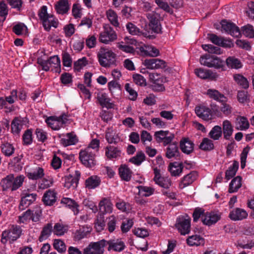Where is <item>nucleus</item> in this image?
<instances>
[{"label":"nucleus","instance_id":"nucleus-1","mask_svg":"<svg viewBox=\"0 0 254 254\" xmlns=\"http://www.w3.org/2000/svg\"><path fill=\"white\" fill-rule=\"evenodd\" d=\"M22 232V229L20 226L11 225L2 232L0 241L3 244H6L8 241L12 244L20 238Z\"/></svg>","mask_w":254,"mask_h":254},{"label":"nucleus","instance_id":"nucleus-2","mask_svg":"<svg viewBox=\"0 0 254 254\" xmlns=\"http://www.w3.org/2000/svg\"><path fill=\"white\" fill-rule=\"evenodd\" d=\"M97 57L100 64L103 67H107L115 63L116 55L109 49L101 48Z\"/></svg>","mask_w":254,"mask_h":254},{"label":"nucleus","instance_id":"nucleus-3","mask_svg":"<svg viewBox=\"0 0 254 254\" xmlns=\"http://www.w3.org/2000/svg\"><path fill=\"white\" fill-rule=\"evenodd\" d=\"M106 240L102 239L96 242H91L83 250V254H104Z\"/></svg>","mask_w":254,"mask_h":254},{"label":"nucleus","instance_id":"nucleus-4","mask_svg":"<svg viewBox=\"0 0 254 254\" xmlns=\"http://www.w3.org/2000/svg\"><path fill=\"white\" fill-rule=\"evenodd\" d=\"M200 63L203 65L217 69L222 68L224 65V63L221 60L209 54L202 56L200 58Z\"/></svg>","mask_w":254,"mask_h":254},{"label":"nucleus","instance_id":"nucleus-5","mask_svg":"<svg viewBox=\"0 0 254 254\" xmlns=\"http://www.w3.org/2000/svg\"><path fill=\"white\" fill-rule=\"evenodd\" d=\"M190 218L187 214L177 218L175 227L182 235L188 234L190 231Z\"/></svg>","mask_w":254,"mask_h":254},{"label":"nucleus","instance_id":"nucleus-6","mask_svg":"<svg viewBox=\"0 0 254 254\" xmlns=\"http://www.w3.org/2000/svg\"><path fill=\"white\" fill-rule=\"evenodd\" d=\"M96 154L91 151L90 148H86L79 152V158L82 163L86 167L91 168L96 164Z\"/></svg>","mask_w":254,"mask_h":254},{"label":"nucleus","instance_id":"nucleus-7","mask_svg":"<svg viewBox=\"0 0 254 254\" xmlns=\"http://www.w3.org/2000/svg\"><path fill=\"white\" fill-rule=\"evenodd\" d=\"M149 78L154 91H163L165 90L163 83L166 81V78L163 75L157 72L150 73Z\"/></svg>","mask_w":254,"mask_h":254},{"label":"nucleus","instance_id":"nucleus-8","mask_svg":"<svg viewBox=\"0 0 254 254\" xmlns=\"http://www.w3.org/2000/svg\"><path fill=\"white\" fill-rule=\"evenodd\" d=\"M146 17L149 21V25L151 30L155 33H160L161 30L160 14L153 11L146 13Z\"/></svg>","mask_w":254,"mask_h":254},{"label":"nucleus","instance_id":"nucleus-9","mask_svg":"<svg viewBox=\"0 0 254 254\" xmlns=\"http://www.w3.org/2000/svg\"><path fill=\"white\" fill-rule=\"evenodd\" d=\"M221 216L222 213L219 211L206 212L202 217V222L205 225L211 226L219 221Z\"/></svg>","mask_w":254,"mask_h":254},{"label":"nucleus","instance_id":"nucleus-10","mask_svg":"<svg viewBox=\"0 0 254 254\" xmlns=\"http://www.w3.org/2000/svg\"><path fill=\"white\" fill-rule=\"evenodd\" d=\"M104 31L100 34V42L107 44L117 39V34L111 27L106 25L104 27Z\"/></svg>","mask_w":254,"mask_h":254},{"label":"nucleus","instance_id":"nucleus-11","mask_svg":"<svg viewBox=\"0 0 254 254\" xmlns=\"http://www.w3.org/2000/svg\"><path fill=\"white\" fill-rule=\"evenodd\" d=\"M154 177L153 180L155 184L165 189H168L171 186V181L168 177H161L160 170L157 167L153 169Z\"/></svg>","mask_w":254,"mask_h":254},{"label":"nucleus","instance_id":"nucleus-12","mask_svg":"<svg viewBox=\"0 0 254 254\" xmlns=\"http://www.w3.org/2000/svg\"><path fill=\"white\" fill-rule=\"evenodd\" d=\"M221 24L222 28L227 33L235 37H239L240 36L241 32L235 24L226 20H223Z\"/></svg>","mask_w":254,"mask_h":254},{"label":"nucleus","instance_id":"nucleus-13","mask_svg":"<svg viewBox=\"0 0 254 254\" xmlns=\"http://www.w3.org/2000/svg\"><path fill=\"white\" fill-rule=\"evenodd\" d=\"M107 245H108V250L120 252L126 248L125 242L121 239H113L106 241Z\"/></svg>","mask_w":254,"mask_h":254},{"label":"nucleus","instance_id":"nucleus-14","mask_svg":"<svg viewBox=\"0 0 254 254\" xmlns=\"http://www.w3.org/2000/svg\"><path fill=\"white\" fill-rule=\"evenodd\" d=\"M80 175V172L78 170H76L74 176L70 175L66 176L64 178V187L67 189H75L78 184Z\"/></svg>","mask_w":254,"mask_h":254},{"label":"nucleus","instance_id":"nucleus-15","mask_svg":"<svg viewBox=\"0 0 254 254\" xmlns=\"http://www.w3.org/2000/svg\"><path fill=\"white\" fill-rule=\"evenodd\" d=\"M143 64L147 68L150 69L163 68L166 66L165 61L158 59H146Z\"/></svg>","mask_w":254,"mask_h":254},{"label":"nucleus","instance_id":"nucleus-16","mask_svg":"<svg viewBox=\"0 0 254 254\" xmlns=\"http://www.w3.org/2000/svg\"><path fill=\"white\" fill-rule=\"evenodd\" d=\"M21 198L19 209L23 210L27 208L31 204L35 201L37 197L36 193H25Z\"/></svg>","mask_w":254,"mask_h":254},{"label":"nucleus","instance_id":"nucleus-17","mask_svg":"<svg viewBox=\"0 0 254 254\" xmlns=\"http://www.w3.org/2000/svg\"><path fill=\"white\" fill-rule=\"evenodd\" d=\"M105 153L109 159H117L121 156L122 150L119 147L108 145L105 148Z\"/></svg>","mask_w":254,"mask_h":254},{"label":"nucleus","instance_id":"nucleus-18","mask_svg":"<svg viewBox=\"0 0 254 254\" xmlns=\"http://www.w3.org/2000/svg\"><path fill=\"white\" fill-rule=\"evenodd\" d=\"M139 51L142 55L151 57H157L160 54L159 50L151 45H144L139 48Z\"/></svg>","mask_w":254,"mask_h":254},{"label":"nucleus","instance_id":"nucleus-19","mask_svg":"<svg viewBox=\"0 0 254 254\" xmlns=\"http://www.w3.org/2000/svg\"><path fill=\"white\" fill-rule=\"evenodd\" d=\"M59 74L61 71V62L58 56H53L49 59V70Z\"/></svg>","mask_w":254,"mask_h":254},{"label":"nucleus","instance_id":"nucleus-20","mask_svg":"<svg viewBox=\"0 0 254 254\" xmlns=\"http://www.w3.org/2000/svg\"><path fill=\"white\" fill-rule=\"evenodd\" d=\"M76 135L73 132L63 135L60 140L61 143L64 147L75 145L78 142Z\"/></svg>","mask_w":254,"mask_h":254},{"label":"nucleus","instance_id":"nucleus-21","mask_svg":"<svg viewBox=\"0 0 254 254\" xmlns=\"http://www.w3.org/2000/svg\"><path fill=\"white\" fill-rule=\"evenodd\" d=\"M248 215V213L245 210L236 208L230 212L229 217L232 220L238 221L246 219Z\"/></svg>","mask_w":254,"mask_h":254},{"label":"nucleus","instance_id":"nucleus-22","mask_svg":"<svg viewBox=\"0 0 254 254\" xmlns=\"http://www.w3.org/2000/svg\"><path fill=\"white\" fill-rule=\"evenodd\" d=\"M206 94L211 99L219 102H227L228 98L223 94L214 89H208Z\"/></svg>","mask_w":254,"mask_h":254},{"label":"nucleus","instance_id":"nucleus-23","mask_svg":"<svg viewBox=\"0 0 254 254\" xmlns=\"http://www.w3.org/2000/svg\"><path fill=\"white\" fill-rule=\"evenodd\" d=\"M70 5L68 0H59L55 3V7L58 13L64 14L69 11Z\"/></svg>","mask_w":254,"mask_h":254},{"label":"nucleus","instance_id":"nucleus-24","mask_svg":"<svg viewBox=\"0 0 254 254\" xmlns=\"http://www.w3.org/2000/svg\"><path fill=\"white\" fill-rule=\"evenodd\" d=\"M194 72L198 77L202 79H215L218 77L216 73L213 72L210 70L200 68L195 69Z\"/></svg>","mask_w":254,"mask_h":254},{"label":"nucleus","instance_id":"nucleus-25","mask_svg":"<svg viewBox=\"0 0 254 254\" xmlns=\"http://www.w3.org/2000/svg\"><path fill=\"white\" fill-rule=\"evenodd\" d=\"M195 112L197 116L204 120H209L211 119V110L205 106H197Z\"/></svg>","mask_w":254,"mask_h":254},{"label":"nucleus","instance_id":"nucleus-26","mask_svg":"<svg viewBox=\"0 0 254 254\" xmlns=\"http://www.w3.org/2000/svg\"><path fill=\"white\" fill-rule=\"evenodd\" d=\"M100 211L103 213H111L113 210V205L108 198H103L99 203Z\"/></svg>","mask_w":254,"mask_h":254},{"label":"nucleus","instance_id":"nucleus-27","mask_svg":"<svg viewBox=\"0 0 254 254\" xmlns=\"http://www.w3.org/2000/svg\"><path fill=\"white\" fill-rule=\"evenodd\" d=\"M197 177V174L195 171L191 172L190 173L185 176L179 184L180 188L184 189L190 185L196 179Z\"/></svg>","mask_w":254,"mask_h":254},{"label":"nucleus","instance_id":"nucleus-28","mask_svg":"<svg viewBox=\"0 0 254 254\" xmlns=\"http://www.w3.org/2000/svg\"><path fill=\"white\" fill-rule=\"evenodd\" d=\"M61 203L65 205L66 207L71 209L74 215L78 214L79 206L74 200L68 197H64L62 199Z\"/></svg>","mask_w":254,"mask_h":254},{"label":"nucleus","instance_id":"nucleus-29","mask_svg":"<svg viewBox=\"0 0 254 254\" xmlns=\"http://www.w3.org/2000/svg\"><path fill=\"white\" fill-rule=\"evenodd\" d=\"M38 15L40 22L42 24L44 29L48 30V11L47 7L46 5L41 7L38 11Z\"/></svg>","mask_w":254,"mask_h":254},{"label":"nucleus","instance_id":"nucleus-30","mask_svg":"<svg viewBox=\"0 0 254 254\" xmlns=\"http://www.w3.org/2000/svg\"><path fill=\"white\" fill-rule=\"evenodd\" d=\"M24 124L23 119L20 117H15L11 124V131L14 134H18L20 133Z\"/></svg>","mask_w":254,"mask_h":254},{"label":"nucleus","instance_id":"nucleus-31","mask_svg":"<svg viewBox=\"0 0 254 254\" xmlns=\"http://www.w3.org/2000/svg\"><path fill=\"white\" fill-rule=\"evenodd\" d=\"M179 155V151L177 143L176 142L170 144L166 149V157L169 159L176 158Z\"/></svg>","mask_w":254,"mask_h":254},{"label":"nucleus","instance_id":"nucleus-32","mask_svg":"<svg viewBox=\"0 0 254 254\" xmlns=\"http://www.w3.org/2000/svg\"><path fill=\"white\" fill-rule=\"evenodd\" d=\"M39 57L37 59L38 64L42 67L43 70L48 71V55L45 51L40 50L38 51Z\"/></svg>","mask_w":254,"mask_h":254},{"label":"nucleus","instance_id":"nucleus-33","mask_svg":"<svg viewBox=\"0 0 254 254\" xmlns=\"http://www.w3.org/2000/svg\"><path fill=\"white\" fill-rule=\"evenodd\" d=\"M193 142L188 138H183L180 141V148L184 153H190L193 150Z\"/></svg>","mask_w":254,"mask_h":254},{"label":"nucleus","instance_id":"nucleus-34","mask_svg":"<svg viewBox=\"0 0 254 254\" xmlns=\"http://www.w3.org/2000/svg\"><path fill=\"white\" fill-rule=\"evenodd\" d=\"M97 100L102 107H106L107 109L113 108V104L110 102V99L107 94L104 92H99L97 95Z\"/></svg>","mask_w":254,"mask_h":254},{"label":"nucleus","instance_id":"nucleus-35","mask_svg":"<svg viewBox=\"0 0 254 254\" xmlns=\"http://www.w3.org/2000/svg\"><path fill=\"white\" fill-rule=\"evenodd\" d=\"M91 228L87 226H82L77 230L74 235V239L76 241L80 240L86 237L90 233Z\"/></svg>","mask_w":254,"mask_h":254},{"label":"nucleus","instance_id":"nucleus-36","mask_svg":"<svg viewBox=\"0 0 254 254\" xmlns=\"http://www.w3.org/2000/svg\"><path fill=\"white\" fill-rule=\"evenodd\" d=\"M183 169V164L175 162L170 164L169 171L173 176H179L182 173Z\"/></svg>","mask_w":254,"mask_h":254},{"label":"nucleus","instance_id":"nucleus-37","mask_svg":"<svg viewBox=\"0 0 254 254\" xmlns=\"http://www.w3.org/2000/svg\"><path fill=\"white\" fill-rule=\"evenodd\" d=\"M222 130L224 138L227 140L230 139L233 132V128L230 121L228 120L223 121Z\"/></svg>","mask_w":254,"mask_h":254},{"label":"nucleus","instance_id":"nucleus-38","mask_svg":"<svg viewBox=\"0 0 254 254\" xmlns=\"http://www.w3.org/2000/svg\"><path fill=\"white\" fill-rule=\"evenodd\" d=\"M100 182L99 177L97 176H92L86 180L85 185L88 189H94L99 186Z\"/></svg>","mask_w":254,"mask_h":254},{"label":"nucleus","instance_id":"nucleus-39","mask_svg":"<svg viewBox=\"0 0 254 254\" xmlns=\"http://www.w3.org/2000/svg\"><path fill=\"white\" fill-rule=\"evenodd\" d=\"M187 243L190 246H198L204 244V240L199 235H195L189 237Z\"/></svg>","mask_w":254,"mask_h":254},{"label":"nucleus","instance_id":"nucleus-40","mask_svg":"<svg viewBox=\"0 0 254 254\" xmlns=\"http://www.w3.org/2000/svg\"><path fill=\"white\" fill-rule=\"evenodd\" d=\"M44 175L43 169L41 167H37L32 171L28 172L27 176L29 179L36 180L42 178Z\"/></svg>","mask_w":254,"mask_h":254},{"label":"nucleus","instance_id":"nucleus-41","mask_svg":"<svg viewBox=\"0 0 254 254\" xmlns=\"http://www.w3.org/2000/svg\"><path fill=\"white\" fill-rule=\"evenodd\" d=\"M119 174L122 180L129 181L131 177L132 172L126 165H122L119 168Z\"/></svg>","mask_w":254,"mask_h":254},{"label":"nucleus","instance_id":"nucleus-42","mask_svg":"<svg viewBox=\"0 0 254 254\" xmlns=\"http://www.w3.org/2000/svg\"><path fill=\"white\" fill-rule=\"evenodd\" d=\"M106 15L111 24L115 27L119 26V17L114 10L111 9H108L106 11Z\"/></svg>","mask_w":254,"mask_h":254},{"label":"nucleus","instance_id":"nucleus-43","mask_svg":"<svg viewBox=\"0 0 254 254\" xmlns=\"http://www.w3.org/2000/svg\"><path fill=\"white\" fill-rule=\"evenodd\" d=\"M12 181H13V175L10 174L5 178L2 179L0 182V186L3 190L10 189L12 190Z\"/></svg>","mask_w":254,"mask_h":254},{"label":"nucleus","instance_id":"nucleus-44","mask_svg":"<svg viewBox=\"0 0 254 254\" xmlns=\"http://www.w3.org/2000/svg\"><path fill=\"white\" fill-rule=\"evenodd\" d=\"M105 138L107 142L110 143H117L119 139L116 132L110 128H108L106 132Z\"/></svg>","mask_w":254,"mask_h":254},{"label":"nucleus","instance_id":"nucleus-45","mask_svg":"<svg viewBox=\"0 0 254 254\" xmlns=\"http://www.w3.org/2000/svg\"><path fill=\"white\" fill-rule=\"evenodd\" d=\"M227 65L231 68L238 69L242 67L240 61L234 57H229L226 61Z\"/></svg>","mask_w":254,"mask_h":254},{"label":"nucleus","instance_id":"nucleus-46","mask_svg":"<svg viewBox=\"0 0 254 254\" xmlns=\"http://www.w3.org/2000/svg\"><path fill=\"white\" fill-rule=\"evenodd\" d=\"M145 154L142 151H139L129 160V162L136 166H139L145 161Z\"/></svg>","mask_w":254,"mask_h":254},{"label":"nucleus","instance_id":"nucleus-47","mask_svg":"<svg viewBox=\"0 0 254 254\" xmlns=\"http://www.w3.org/2000/svg\"><path fill=\"white\" fill-rule=\"evenodd\" d=\"M241 178L237 176L234 178L231 182L229 185V191L230 193L236 192L238 189L241 188Z\"/></svg>","mask_w":254,"mask_h":254},{"label":"nucleus","instance_id":"nucleus-48","mask_svg":"<svg viewBox=\"0 0 254 254\" xmlns=\"http://www.w3.org/2000/svg\"><path fill=\"white\" fill-rule=\"evenodd\" d=\"M239 167V163L237 161H234L228 169L225 172V178L229 180L232 178L235 175Z\"/></svg>","mask_w":254,"mask_h":254},{"label":"nucleus","instance_id":"nucleus-49","mask_svg":"<svg viewBox=\"0 0 254 254\" xmlns=\"http://www.w3.org/2000/svg\"><path fill=\"white\" fill-rule=\"evenodd\" d=\"M118 219V217L114 215H112L107 218V229L110 233H112L115 230L117 227Z\"/></svg>","mask_w":254,"mask_h":254},{"label":"nucleus","instance_id":"nucleus-50","mask_svg":"<svg viewBox=\"0 0 254 254\" xmlns=\"http://www.w3.org/2000/svg\"><path fill=\"white\" fill-rule=\"evenodd\" d=\"M235 81L242 88L247 89L249 87V82L248 79L240 74H235L234 75Z\"/></svg>","mask_w":254,"mask_h":254},{"label":"nucleus","instance_id":"nucleus-51","mask_svg":"<svg viewBox=\"0 0 254 254\" xmlns=\"http://www.w3.org/2000/svg\"><path fill=\"white\" fill-rule=\"evenodd\" d=\"M222 134V128L219 126H214L209 133V137L213 140L219 139Z\"/></svg>","mask_w":254,"mask_h":254},{"label":"nucleus","instance_id":"nucleus-52","mask_svg":"<svg viewBox=\"0 0 254 254\" xmlns=\"http://www.w3.org/2000/svg\"><path fill=\"white\" fill-rule=\"evenodd\" d=\"M199 148L204 151H210L214 149V145L211 139L205 137L202 139L199 145Z\"/></svg>","mask_w":254,"mask_h":254},{"label":"nucleus","instance_id":"nucleus-53","mask_svg":"<svg viewBox=\"0 0 254 254\" xmlns=\"http://www.w3.org/2000/svg\"><path fill=\"white\" fill-rule=\"evenodd\" d=\"M126 29L127 32L132 35H142L143 33L135 25L131 22H128L126 24Z\"/></svg>","mask_w":254,"mask_h":254},{"label":"nucleus","instance_id":"nucleus-54","mask_svg":"<svg viewBox=\"0 0 254 254\" xmlns=\"http://www.w3.org/2000/svg\"><path fill=\"white\" fill-rule=\"evenodd\" d=\"M67 230L68 227L67 226L58 223L55 225L53 232L54 234L61 236L64 235L67 231Z\"/></svg>","mask_w":254,"mask_h":254},{"label":"nucleus","instance_id":"nucleus-55","mask_svg":"<svg viewBox=\"0 0 254 254\" xmlns=\"http://www.w3.org/2000/svg\"><path fill=\"white\" fill-rule=\"evenodd\" d=\"M236 125L237 129L241 130L248 129L250 126L248 120L244 117H240L237 118Z\"/></svg>","mask_w":254,"mask_h":254},{"label":"nucleus","instance_id":"nucleus-56","mask_svg":"<svg viewBox=\"0 0 254 254\" xmlns=\"http://www.w3.org/2000/svg\"><path fill=\"white\" fill-rule=\"evenodd\" d=\"M138 193L140 195L147 197L151 195L154 192V188L147 186H139L138 187Z\"/></svg>","mask_w":254,"mask_h":254},{"label":"nucleus","instance_id":"nucleus-57","mask_svg":"<svg viewBox=\"0 0 254 254\" xmlns=\"http://www.w3.org/2000/svg\"><path fill=\"white\" fill-rule=\"evenodd\" d=\"M88 64V61L86 57H83L78 59L74 63V69L75 70L80 71Z\"/></svg>","mask_w":254,"mask_h":254},{"label":"nucleus","instance_id":"nucleus-58","mask_svg":"<svg viewBox=\"0 0 254 254\" xmlns=\"http://www.w3.org/2000/svg\"><path fill=\"white\" fill-rule=\"evenodd\" d=\"M2 152L7 156H11L14 152V148L13 146L9 143H4L1 145Z\"/></svg>","mask_w":254,"mask_h":254},{"label":"nucleus","instance_id":"nucleus-59","mask_svg":"<svg viewBox=\"0 0 254 254\" xmlns=\"http://www.w3.org/2000/svg\"><path fill=\"white\" fill-rule=\"evenodd\" d=\"M49 127L53 130H59L62 127V123H60L58 118L49 117Z\"/></svg>","mask_w":254,"mask_h":254},{"label":"nucleus","instance_id":"nucleus-60","mask_svg":"<svg viewBox=\"0 0 254 254\" xmlns=\"http://www.w3.org/2000/svg\"><path fill=\"white\" fill-rule=\"evenodd\" d=\"M25 177L23 175H19L16 178L13 176V181H12V191L17 190L19 188L24 182Z\"/></svg>","mask_w":254,"mask_h":254},{"label":"nucleus","instance_id":"nucleus-61","mask_svg":"<svg viewBox=\"0 0 254 254\" xmlns=\"http://www.w3.org/2000/svg\"><path fill=\"white\" fill-rule=\"evenodd\" d=\"M155 2L158 6V8L163 9L168 13H172L173 10L165 0H155Z\"/></svg>","mask_w":254,"mask_h":254},{"label":"nucleus","instance_id":"nucleus-62","mask_svg":"<svg viewBox=\"0 0 254 254\" xmlns=\"http://www.w3.org/2000/svg\"><path fill=\"white\" fill-rule=\"evenodd\" d=\"M30 220H32V212L31 209H28L18 217V222L20 223H25Z\"/></svg>","mask_w":254,"mask_h":254},{"label":"nucleus","instance_id":"nucleus-63","mask_svg":"<svg viewBox=\"0 0 254 254\" xmlns=\"http://www.w3.org/2000/svg\"><path fill=\"white\" fill-rule=\"evenodd\" d=\"M22 139L23 141V144L25 145H28L32 142V131L31 129H27L25 131L22 136Z\"/></svg>","mask_w":254,"mask_h":254},{"label":"nucleus","instance_id":"nucleus-64","mask_svg":"<svg viewBox=\"0 0 254 254\" xmlns=\"http://www.w3.org/2000/svg\"><path fill=\"white\" fill-rule=\"evenodd\" d=\"M242 33L246 37L249 38L254 37V29L253 26L250 24H248L242 27Z\"/></svg>","mask_w":254,"mask_h":254}]
</instances>
